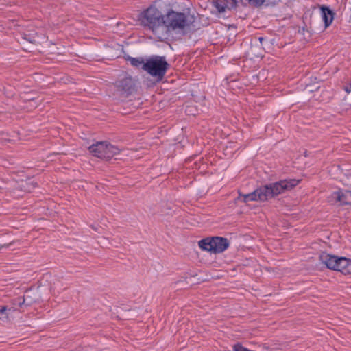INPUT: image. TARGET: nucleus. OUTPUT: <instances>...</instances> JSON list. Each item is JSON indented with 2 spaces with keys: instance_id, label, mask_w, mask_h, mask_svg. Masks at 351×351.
Wrapping results in <instances>:
<instances>
[{
  "instance_id": "1",
  "label": "nucleus",
  "mask_w": 351,
  "mask_h": 351,
  "mask_svg": "<svg viewBox=\"0 0 351 351\" xmlns=\"http://www.w3.org/2000/svg\"><path fill=\"white\" fill-rule=\"evenodd\" d=\"M165 17V15L158 8L151 5L140 14L139 21L146 31L150 32L158 40L163 41L167 34Z\"/></svg>"
},
{
  "instance_id": "2",
  "label": "nucleus",
  "mask_w": 351,
  "mask_h": 351,
  "mask_svg": "<svg viewBox=\"0 0 351 351\" xmlns=\"http://www.w3.org/2000/svg\"><path fill=\"white\" fill-rule=\"evenodd\" d=\"M193 16H186L184 13L173 10L169 11L165 17V27L167 30L163 41L173 37V34H184L186 29L194 23Z\"/></svg>"
},
{
  "instance_id": "3",
  "label": "nucleus",
  "mask_w": 351,
  "mask_h": 351,
  "mask_svg": "<svg viewBox=\"0 0 351 351\" xmlns=\"http://www.w3.org/2000/svg\"><path fill=\"white\" fill-rule=\"evenodd\" d=\"M319 259L328 269L341 271L343 274H351V260L332 255L326 252H322Z\"/></svg>"
},
{
  "instance_id": "4",
  "label": "nucleus",
  "mask_w": 351,
  "mask_h": 351,
  "mask_svg": "<svg viewBox=\"0 0 351 351\" xmlns=\"http://www.w3.org/2000/svg\"><path fill=\"white\" fill-rule=\"evenodd\" d=\"M169 64L165 58L162 56H156L151 58L143 64V70L149 75L160 81L165 76Z\"/></svg>"
},
{
  "instance_id": "5",
  "label": "nucleus",
  "mask_w": 351,
  "mask_h": 351,
  "mask_svg": "<svg viewBox=\"0 0 351 351\" xmlns=\"http://www.w3.org/2000/svg\"><path fill=\"white\" fill-rule=\"evenodd\" d=\"M134 87V80L131 77L124 76L110 86L109 91L115 99L127 97Z\"/></svg>"
},
{
  "instance_id": "6",
  "label": "nucleus",
  "mask_w": 351,
  "mask_h": 351,
  "mask_svg": "<svg viewBox=\"0 0 351 351\" xmlns=\"http://www.w3.org/2000/svg\"><path fill=\"white\" fill-rule=\"evenodd\" d=\"M300 182L299 180H284L269 185H265V199H268L294 188Z\"/></svg>"
},
{
  "instance_id": "7",
  "label": "nucleus",
  "mask_w": 351,
  "mask_h": 351,
  "mask_svg": "<svg viewBox=\"0 0 351 351\" xmlns=\"http://www.w3.org/2000/svg\"><path fill=\"white\" fill-rule=\"evenodd\" d=\"M88 149L93 156L105 160H110L119 153L118 147L106 141L97 142L90 145Z\"/></svg>"
},
{
  "instance_id": "8",
  "label": "nucleus",
  "mask_w": 351,
  "mask_h": 351,
  "mask_svg": "<svg viewBox=\"0 0 351 351\" xmlns=\"http://www.w3.org/2000/svg\"><path fill=\"white\" fill-rule=\"evenodd\" d=\"M330 197L340 205H351V190L339 189L331 194Z\"/></svg>"
},
{
  "instance_id": "9",
  "label": "nucleus",
  "mask_w": 351,
  "mask_h": 351,
  "mask_svg": "<svg viewBox=\"0 0 351 351\" xmlns=\"http://www.w3.org/2000/svg\"><path fill=\"white\" fill-rule=\"evenodd\" d=\"M263 195V191L260 188L255 190L254 192L242 195L239 193V197L235 199V203H237L239 201H243L245 203H247L250 201H258L261 200L262 196Z\"/></svg>"
},
{
  "instance_id": "10",
  "label": "nucleus",
  "mask_w": 351,
  "mask_h": 351,
  "mask_svg": "<svg viewBox=\"0 0 351 351\" xmlns=\"http://www.w3.org/2000/svg\"><path fill=\"white\" fill-rule=\"evenodd\" d=\"M240 0H213L215 6L219 12L234 8Z\"/></svg>"
},
{
  "instance_id": "11",
  "label": "nucleus",
  "mask_w": 351,
  "mask_h": 351,
  "mask_svg": "<svg viewBox=\"0 0 351 351\" xmlns=\"http://www.w3.org/2000/svg\"><path fill=\"white\" fill-rule=\"evenodd\" d=\"M213 253H221L229 246V241L226 238L213 237Z\"/></svg>"
},
{
  "instance_id": "12",
  "label": "nucleus",
  "mask_w": 351,
  "mask_h": 351,
  "mask_svg": "<svg viewBox=\"0 0 351 351\" xmlns=\"http://www.w3.org/2000/svg\"><path fill=\"white\" fill-rule=\"evenodd\" d=\"M322 19L324 21L325 27H328L334 19V12L328 7L322 5L320 7Z\"/></svg>"
},
{
  "instance_id": "13",
  "label": "nucleus",
  "mask_w": 351,
  "mask_h": 351,
  "mask_svg": "<svg viewBox=\"0 0 351 351\" xmlns=\"http://www.w3.org/2000/svg\"><path fill=\"white\" fill-rule=\"evenodd\" d=\"M16 308H8L6 306L0 308V322L3 323H10L13 319L12 313L14 312Z\"/></svg>"
},
{
  "instance_id": "14",
  "label": "nucleus",
  "mask_w": 351,
  "mask_h": 351,
  "mask_svg": "<svg viewBox=\"0 0 351 351\" xmlns=\"http://www.w3.org/2000/svg\"><path fill=\"white\" fill-rule=\"evenodd\" d=\"M199 247L208 252H213V241L212 239H204L199 241Z\"/></svg>"
},
{
  "instance_id": "15",
  "label": "nucleus",
  "mask_w": 351,
  "mask_h": 351,
  "mask_svg": "<svg viewBox=\"0 0 351 351\" xmlns=\"http://www.w3.org/2000/svg\"><path fill=\"white\" fill-rule=\"evenodd\" d=\"M128 60L132 66L137 68L141 67L142 69H143V64H145L143 58H129Z\"/></svg>"
},
{
  "instance_id": "16",
  "label": "nucleus",
  "mask_w": 351,
  "mask_h": 351,
  "mask_svg": "<svg viewBox=\"0 0 351 351\" xmlns=\"http://www.w3.org/2000/svg\"><path fill=\"white\" fill-rule=\"evenodd\" d=\"M66 289L64 287H62L60 285V283H53V285L51 287V293L54 297H58V295L62 292V291Z\"/></svg>"
},
{
  "instance_id": "17",
  "label": "nucleus",
  "mask_w": 351,
  "mask_h": 351,
  "mask_svg": "<svg viewBox=\"0 0 351 351\" xmlns=\"http://www.w3.org/2000/svg\"><path fill=\"white\" fill-rule=\"evenodd\" d=\"M341 182L349 189H351V173L343 174L340 178Z\"/></svg>"
},
{
  "instance_id": "18",
  "label": "nucleus",
  "mask_w": 351,
  "mask_h": 351,
  "mask_svg": "<svg viewBox=\"0 0 351 351\" xmlns=\"http://www.w3.org/2000/svg\"><path fill=\"white\" fill-rule=\"evenodd\" d=\"M249 3L256 6H261L263 3V0H248Z\"/></svg>"
},
{
  "instance_id": "19",
  "label": "nucleus",
  "mask_w": 351,
  "mask_h": 351,
  "mask_svg": "<svg viewBox=\"0 0 351 351\" xmlns=\"http://www.w3.org/2000/svg\"><path fill=\"white\" fill-rule=\"evenodd\" d=\"M27 186H23L25 190L27 191H30L32 189H34L36 187V185L33 182L30 183H26Z\"/></svg>"
},
{
  "instance_id": "20",
  "label": "nucleus",
  "mask_w": 351,
  "mask_h": 351,
  "mask_svg": "<svg viewBox=\"0 0 351 351\" xmlns=\"http://www.w3.org/2000/svg\"><path fill=\"white\" fill-rule=\"evenodd\" d=\"M265 351H280V348L268 346L265 347Z\"/></svg>"
},
{
  "instance_id": "21",
  "label": "nucleus",
  "mask_w": 351,
  "mask_h": 351,
  "mask_svg": "<svg viewBox=\"0 0 351 351\" xmlns=\"http://www.w3.org/2000/svg\"><path fill=\"white\" fill-rule=\"evenodd\" d=\"M19 301H16V300H15V302H14V304H18L19 306H21L25 302V299L24 298H19L18 299Z\"/></svg>"
},
{
  "instance_id": "22",
  "label": "nucleus",
  "mask_w": 351,
  "mask_h": 351,
  "mask_svg": "<svg viewBox=\"0 0 351 351\" xmlns=\"http://www.w3.org/2000/svg\"><path fill=\"white\" fill-rule=\"evenodd\" d=\"M343 90H344L347 93H348V94H349V93H350V92H351V86H345V87L343 88Z\"/></svg>"
},
{
  "instance_id": "23",
  "label": "nucleus",
  "mask_w": 351,
  "mask_h": 351,
  "mask_svg": "<svg viewBox=\"0 0 351 351\" xmlns=\"http://www.w3.org/2000/svg\"><path fill=\"white\" fill-rule=\"evenodd\" d=\"M263 39V38L262 37H259L258 40H259V41H260V43H262Z\"/></svg>"
},
{
  "instance_id": "24",
  "label": "nucleus",
  "mask_w": 351,
  "mask_h": 351,
  "mask_svg": "<svg viewBox=\"0 0 351 351\" xmlns=\"http://www.w3.org/2000/svg\"><path fill=\"white\" fill-rule=\"evenodd\" d=\"M92 228H93L94 230L97 231V228L96 227H95V226H92Z\"/></svg>"
},
{
  "instance_id": "25",
  "label": "nucleus",
  "mask_w": 351,
  "mask_h": 351,
  "mask_svg": "<svg viewBox=\"0 0 351 351\" xmlns=\"http://www.w3.org/2000/svg\"><path fill=\"white\" fill-rule=\"evenodd\" d=\"M350 86H351V81H350Z\"/></svg>"
}]
</instances>
